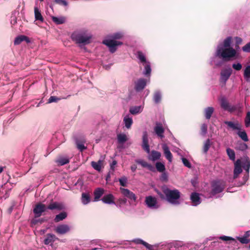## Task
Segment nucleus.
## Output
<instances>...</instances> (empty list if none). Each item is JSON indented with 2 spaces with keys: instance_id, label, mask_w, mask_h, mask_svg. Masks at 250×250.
Wrapping results in <instances>:
<instances>
[{
  "instance_id": "1",
  "label": "nucleus",
  "mask_w": 250,
  "mask_h": 250,
  "mask_svg": "<svg viewBox=\"0 0 250 250\" xmlns=\"http://www.w3.org/2000/svg\"><path fill=\"white\" fill-rule=\"evenodd\" d=\"M122 36L120 33H117L112 37L113 39L106 38L104 39L102 41V43L108 47L110 53H113L116 51L119 46L123 44L122 42L115 40V39H120Z\"/></svg>"
},
{
  "instance_id": "2",
  "label": "nucleus",
  "mask_w": 250,
  "mask_h": 250,
  "mask_svg": "<svg viewBox=\"0 0 250 250\" xmlns=\"http://www.w3.org/2000/svg\"><path fill=\"white\" fill-rule=\"evenodd\" d=\"M216 55L223 58L225 61H229L231 58H236V50L232 47L224 48L218 47L216 51Z\"/></svg>"
},
{
  "instance_id": "3",
  "label": "nucleus",
  "mask_w": 250,
  "mask_h": 250,
  "mask_svg": "<svg viewBox=\"0 0 250 250\" xmlns=\"http://www.w3.org/2000/svg\"><path fill=\"white\" fill-rule=\"evenodd\" d=\"M162 191L167 201L171 204L177 203V201L180 197V192L178 189L171 190L167 187H164L163 188Z\"/></svg>"
},
{
  "instance_id": "4",
  "label": "nucleus",
  "mask_w": 250,
  "mask_h": 250,
  "mask_svg": "<svg viewBox=\"0 0 250 250\" xmlns=\"http://www.w3.org/2000/svg\"><path fill=\"white\" fill-rule=\"evenodd\" d=\"M71 37L73 41L79 44H87L91 39V36H84L80 32H73Z\"/></svg>"
},
{
  "instance_id": "5",
  "label": "nucleus",
  "mask_w": 250,
  "mask_h": 250,
  "mask_svg": "<svg viewBox=\"0 0 250 250\" xmlns=\"http://www.w3.org/2000/svg\"><path fill=\"white\" fill-rule=\"evenodd\" d=\"M211 190L210 194L211 196L222 192L226 187L225 182L223 180L214 181L211 184Z\"/></svg>"
},
{
  "instance_id": "6",
  "label": "nucleus",
  "mask_w": 250,
  "mask_h": 250,
  "mask_svg": "<svg viewBox=\"0 0 250 250\" xmlns=\"http://www.w3.org/2000/svg\"><path fill=\"white\" fill-rule=\"evenodd\" d=\"M46 209V207L44 204L41 203L37 204L33 209L35 217L38 218L40 217L42 213L45 212Z\"/></svg>"
},
{
  "instance_id": "7",
  "label": "nucleus",
  "mask_w": 250,
  "mask_h": 250,
  "mask_svg": "<svg viewBox=\"0 0 250 250\" xmlns=\"http://www.w3.org/2000/svg\"><path fill=\"white\" fill-rule=\"evenodd\" d=\"M146 205L147 207L150 208H158L157 200L155 197L152 196H146L145 201Z\"/></svg>"
},
{
  "instance_id": "8",
  "label": "nucleus",
  "mask_w": 250,
  "mask_h": 250,
  "mask_svg": "<svg viewBox=\"0 0 250 250\" xmlns=\"http://www.w3.org/2000/svg\"><path fill=\"white\" fill-rule=\"evenodd\" d=\"M120 190L121 192V193L125 197L128 198L129 199L132 200L134 202L136 201L137 200V196L135 195V194L130 191V190L125 188H120Z\"/></svg>"
},
{
  "instance_id": "9",
  "label": "nucleus",
  "mask_w": 250,
  "mask_h": 250,
  "mask_svg": "<svg viewBox=\"0 0 250 250\" xmlns=\"http://www.w3.org/2000/svg\"><path fill=\"white\" fill-rule=\"evenodd\" d=\"M220 102L221 107L225 110L232 112L236 110V106H230L227 100L224 97L221 99Z\"/></svg>"
},
{
  "instance_id": "10",
  "label": "nucleus",
  "mask_w": 250,
  "mask_h": 250,
  "mask_svg": "<svg viewBox=\"0 0 250 250\" xmlns=\"http://www.w3.org/2000/svg\"><path fill=\"white\" fill-rule=\"evenodd\" d=\"M143 143L142 147L147 153L150 152L149 145L148 144V135L146 132H144L143 135Z\"/></svg>"
},
{
  "instance_id": "11",
  "label": "nucleus",
  "mask_w": 250,
  "mask_h": 250,
  "mask_svg": "<svg viewBox=\"0 0 250 250\" xmlns=\"http://www.w3.org/2000/svg\"><path fill=\"white\" fill-rule=\"evenodd\" d=\"M47 209L50 210H61L64 208V206L62 204L57 202L51 201V203L46 207Z\"/></svg>"
},
{
  "instance_id": "12",
  "label": "nucleus",
  "mask_w": 250,
  "mask_h": 250,
  "mask_svg": "<svg viewBox=\"0 0 250 250\" xmlns=\"http://www.w3.org/2000/svg\"><path fill=\"white\" fill-rule=\"evenodd\" d=\"M70 228L68 225L62 224L58 226L55 229V231L58 234H64L69 232Z\"/></svg>"
},
{
  "instance_id": "13",
  "label": "nucleus",
  "mask_w": 250,
  "mask_h": 250,
  "mask_svg": "<svg viewBox=\"0 0 250 250\" xmlns=\"http://www.w3.org/2000/svg\"><path fill=\"white\" fill-rule=\"evenodd\" d=\"M242 171L241 162L240 159H238L234 164V169L233 171L234 178H236Z\"/></svg>"
},
{
  "instance_id": "14",
  "label": "nucleus",
  "mask_w": 250,
  "mask_h": 250,
  "mask_svg": "<svg viewBox=\"0 0 250 250\" xmlns=\"http://www.w3.org/2000/svg\"><path fill=\"white\" fill-rule=\"evenodd\" d=\"M146 84V81L145 79H140L135 83V89L137 91L143 90Z\"/></svg>"
},
{
  "instance_id": "15",
  "label": "nucleus",
  "mask_w": 250,
  "mask_h": 250,
  "mask_svg": "<svg viewBox=\"0 0 250 250\" xmlns=\"http://www.w3.org/2000/svg\"><path fill=\"white\" fill-rule=\"evenodd\" d=\"M232 71V70L230 68L222 70L221 72V79L226 82L231 75Z\"/></svg>"
},
{
  "instance_id": "16",
  "label": "nucleus",
  "mask_w": 250,
  "mask_h": 250,
  "mask_svg": "<svg viewBox=\"0 0 250 250\" xmlns=\"http://www.w3.org/2000/svg\"><path fill=\"white\" fill-rule=\"evenodd\" d=\"M224 123L233 130H240L241 129V125L238 122L233 123L231 121H225Z\"/></svg>"
},
{
  "instance_id": "17",
  "label": "nucleus",
  "mask_w": 250,
  "mask_h": 250,
  "mask_svg": "<svg viewBox=\"0 0 250 250\" xmlns=\"http://www.w3.org/2000/svg\"><path fill=\"white\" fill-rule=\"evenodd\" d=\"M22 41H25L26 43L30 42V39L26 36L20 35L16 37L14 41V44H20Z\"/></svg>"
},
{
  "instance_id": "18",
  "label": "nucleus",
  "mask_w": 250,
  "mask_h": 250,
  "mask_svg": "<svg viewBox=\"0 0 250 250\" xmlns=\"http://www.w3.org/2000/svg\"><path fill=\"white\" fill-rule=\"evenodd\" d=\"M91 166L95 170L100 172L104 167L103 161L99 160L98 162L92 161Z\"/></svg>"
},
{
  "instance_id": "19",
  "label": "nucleus",
  "mask_w": 250,
  "mask_h": 250,
  "mask_svg": "<svg viewBox=\"0 0 250 250\" xmlns=\"http://www.w3.org/2000/svg\"><path fill=\"white\" fill-rule=\"evenodd\" d=\"M102 201L105 204H114V197L111 194L105 195L102 198Z\"/></svg>"
},
{
  "instance_id": "20",
  "label": "nucleus",
  "mask_w": 250,
  "mask_h": 250,
  "mask_svg": "<svg viewBox=\"0 0 250 250\" xmlns=\"http://www.w3.org/2000/svg\"><path fill=\"white\" fill-rule=\"evenodd\" d=\"M57 239L54 234L48 233L46 234V238L44 240V243L45 245H49L53 243Z\"/></svg>"
},
{
  "instance_id": "21",
  "label": "nucleus",
  "mask_w": 250,
  "mask_h": 250,
  "mask_svg": "<svg viewBox=\"0 0 250 250\" xmlns=\"http://www.w3.org/2000/svg\"><path fill=\"white\" fill-rule=\"evenodd\" d=\"M162 148L166 158L169 162H171L172 159V155L169 150V147L166 145H164Z\"/></svg>"
},
{
  "instance_id": "22",
  "label": "nucleus",
  "mask_w": 250,
  "mask_h": 250,
  "mask_svg": "<svg viewBox=\"0 0 250 250\" xmlns=\"http://www.w3.org/2000/svg\"><path fill=\"white\" fill-rule=\"evenodd\" d=\"M104 193V189L102 188H97L94 191V201H98Z\"/></svg>"
},
{
  "instance_id": "23",
  "label": "nucleus",
  "mask_w": 250,
  "mask_h": 250,
  "mask_svg": "<svg viewBox=\"0 0 250 250\" xmlns=\"http://www.w3.org/2000/svg\"><path fill=\"white\" fill-rule=\"evenodd\" d=\"M136 162L141 165L143 167L147 168L150 171H154V168L151 165L143 160H136Z\"/></svg>"
},
{
  "instance_id": "24",
  "label": "nucleus",
  "mask_w": 250,
  "mask_h": 250,
  "mask_svg": "<svg viewBox=\"0 0 250 250\" xmlns=\"http://www.w3.org/2000/svg\"><path fill=\"white\" fill-rule=\"evenodd\" d=\"M51 19L52 21L57 24H62L64 23L66 21V18L63 16H52Z\"/></svg>"
},
{
  "instance_id": "25",
  "label": "nucleus",
  "mask_w": 250,
  "mask_h": 250,
  "mask_svg": "<svg viewBox=\"0 0 250 250\" xmlns=\"http://www.w3.org/2000/svg\"><path fill=\"white\" fill-rule=\"evenodd\" d=\"M154 131L156 134L160 137H163L164 133V129L161 124L157 125L154 127Z\"/></svg>"
},
{
  "instance_id": "26",
  "label": "nucleus",
  "mask_w": 250,
  "mask_h": 250,
  "mask_svg": "<svg viewBox=\"0 0 250 250\" xmlns=\"http://www.w3.org/2000/svg\"><path fill=\"white\" fill-rule=\"evenodd\" d=\"M190 199L194 205H199L200 203V198L199 194L196 192L192 193L190 196Z\"/></svg>"
},
{
  "instance_id": "27",
  "label": "nucleus",
  "mask_w": 250,
  "mask_h": 250,
  "mask_svg": "<svg viewBox=\"0 0 250 250\" xmlns=\"http://www.w3.org/2000/svg\"><path fill=\"white\" fill-rule=\"evenodd\" d=\"M35 18L36 21H43V18L41 14V11L37 6L34 7Z\"/></svg>"
},
{
  "instance_id": "28",
  "label": "nucleus",
  "mask_w": 250,
  "mask_h": 250,
  "mask_svg": "<svg viewBox=\"0 0 250 250\" xmlns=\"http://www.w3.org/2000/svg\"><path fill=\"white\" fill-rule=\"evenodd\" d=\"M56 162L58 165L63 166L69 163V159L67 157H60Z\"/></svg>"
},
{
  "instance_id": "29",
  "label": "nucleus",
  "mask_w": 250,
  "mask_h": 250,
  "mask_svg": "<svg viewBox=\"0 0 250 250\" xmlns=\"http://www.w3.org/2000/svg\"><path fill=\"white\" fill-rule=\"evenodd\" d=\"M214 108L212 107H208L204 110L205 116L207 119L209 120L211 117L212 113L214 112Z\"/></svg>"
},
{
  "instance_id": "30",
  "label": "nucleus",
  "mask_w": 250,
  "mask_h": 250,
  "mask_svg": "<svg viewBox=\"0 0 250 250\" xmlns=\"http://www.w3.org/2000/svg\"><path fill=\"white\" fill-rule=\"evenodd\" d=\"M161 156V154L160 152L153 150L151 152V156L149 159L152 161H155L159 160Z\"/></svg>"
},
{
  "instance_id": "31",
  "label": "nucleus",
  "mask_w": 250,
  "mask_h": 250,
  "mask_svg": "<svg viewBox=\"0 0 250 250\" xmlns=\"http://www.w3.org/2000/svg\"><path fill=\"white\" fill-rule=\"evenodd\" d=\"M67 217V213L65 212H62L59 214L56 215L54 218L55 222H59L65 219Z\"/></svg>"
},
{
  "instance_id": "32",
  "label": "nucleus",
  "mask_w": 250,
  "mask_h": 250,
  "mask_svg": "<svg viewBox=\"0 0 250 250\" xmlns=\"http://www.w3.org/2000/svg\"><path fill=\"white\" fill-rule=\"evenodd\" d=\"M162 99V95L161 92L159 91H156L154 92L153 100L155 103L158 104L161 102Z\"/></svg>"
},
{
  "instance_id": "33",
  "label": "nucleus",
  "mask_w": 250,
  "mask_h": 250,
  "mask_svg": "<svg viewBox=\"0 0 250 250\" xmlns=\"http://www.w3.org/2000/svg\"><path fill=\"white\" fill-rule=\"evenodd\" d=\"M90 201V197L88 193H83L82 194V202L84 205H86Z\"/></svg>"
},
{
  "instance_id": "34",
  "label": "nucleus",
  "mask_w": 250,
  "mask_h": 250,
  "mask_svg": "<svg viewBox=\"0 0 250 250\" xmlns=\"http://www.w3.org/2000/svg\"><path fill=\"white\" fill-rule=\"evenodd\" d=\"M124 122L125 124V126L127 129H129L133 124V120L132 118L128 116H126L124 118Z\"/></svg>"
},
{
  "instance_id": "35",
  "label": "nucleus",
  "mask_w": 250,
  "mask_h": 250,
  "mask_svg": "<svg viewBox=\"0 0 250 250\" xmlns=\"http://www.w3.org/2000/svg\"><path fill=\"white\" fill-rule=\"evenodd\" d=\"M235 148L237 150L244 151L248 148V146L246 144L243 142H238L237 143Z\"/></svg>"
},
{
  "instance_id": "36",
  "label": "nucleus",
  "mask_w": 250,
  "mask_h": 250,
  "mask_svg": "<svg viewBox=\"0 0 250 250\" xmlns=\"http://www.w3.org/2000/svg\"><path fill=\"white\" fill-rule=\"evenodd\" d=\"M117 140L119 144H123L127 140V138L125 134H119L117 135Z\"/></svg>"
},
{
  "instance_id": "37",
  "label": "nucleus",
  "mask_w": 250,
  "mask_h": 250,
  "mask_svg": "<svg viewBox=\"0 0 250 250\" xmlns=\"http://www.w3.org/2000/svg\"><path fill=\"white\" fill-rule=\"evenodd\" d=\"M242 167L246 171L248 175L250 168V160L249 158H247L243 163Z\"/></svg>"
},
{
  "instance_id": "38",
  "label": "nucleus",
  "mask_w": 250,
  "mask_h": 250,
  "mask_svg": "<svg viewBox=\"0 0 250 250\" xmlns=\"http://www.w3.org/2000/svg\"><path fill=\"white\" fill-rule=\"evenodd\" d=\"M19 14L18 11L12 12L10 17V22L12 25H15L17 23V16Z\"/></svg>"
},
{
  "instance_id": "39",
  "label": "nucleus",
  "mask_w": 250,
  "mask_h": 250,
  "mask_svg": "<svg viewBox=\"0 0 250 250\" xmlns=\"http://www.w3.org/2000/svg\"><path fill=\"white\" fill-rule=\"evenodd\" d=\"M155 167L157 171L160 172H163L166 170L165 165L161 162H157L155 164Z\"/></svg>"
},
{
  "instance_id": "40",
  "label": "nucleus",
  "mask_w": 250,
  "mask_h": 250,
  "mask_svg": "<svg viewBox=\"0 0 250 250\" xmlns=\"http://www.w3.org/2000/svg\"><path fill=\"white\" fill-rule=\"evenodd\" d=\"M226 151L229 158L231 160L234 161L235 159V154L234 151L230 148H228Z\"/></svg>"
},
{
  "instance_id": "41",
  "label": "nucleus",
  "mask_w": 250,
  "mask_h": 250,
  "mask_svg": "<svg viewBox=\"0 0 250 250\" xmlns=\"http://www.w3.org/2000/svg\"><path fill=\"white\" fill-rule=\"evenodd\" d=\"M238 135L245 142H247L249 141V139L247 136V134L245 131H240L238 130L237 132Z\"/></svg>"
},
{
  "instance_id": "42",
  "label": "nucleus",
  "mask_w": 250,
  "mask_h": 250,
  "mask_svg": "<svg viewBox=\"0 0 250 250\" xmlns=\"http://www.w3.org/2000/svg\"><path fill=\"white\" fill-rule=\"evenodd\" d=\"M219 239L222 240L223 241H231L233 243V244H235L237 243V241L235 239L233 238L230 237V236H222L219 237Z\"/></svg>"
},
{
  "instance_id": "43",
  "label": "nucleus",
  "mask_w": 250,
  "mask_h": 250,
  "mask_svg": "<svg viewBox=\"0 0 250 250\" xmlns=\"http://www.w3.org/2000/svg\"><path fill=\"white\" fill-rule=\"evenodd\" d=\"M129 112L131 114L135 115L141 112V106H133L129 109Z\"/></svg>"
},
{
  "instance_id": "44",
  "label": "nucleus",
  "mask_w": 250,
  "mask_h": 250,
  "mask_svg": "<svg viewBox=\"0 0 250 250\" xmlns=\"http://www.w3.org/2000/svg\"><path fill=\"white\" fill-rule=\"evenodd\" d=\"M137 58L140 60L141 62L147 63L146 58L144 54L140 51L137 52Z\"/></svg>"
},
{
  "instance_id": "45",
  "label": "nucleus",
  "mask_w": 250,
  "mask_h": 250,
  "mask_svg": "<svg viewBox=\"0 0 250 250\" xmlns=\"http://www.w3.org/2000/svg\"><path fill=\"white\" fill-rule=\"evenodd\" d=\"M145 72L144 74L146 76L149 75L151 72V69L150 67V63L149 62H147L146 63L145 66Z\"/></svg>"
},
{
  "instance_id": "46",
  "label": "nucleus",
  "mask_w": 250,
  "mask_h": 250,
  "mask_svg": "<svg viewBox=\"0 0 250 250\" xmlns=\"http://www.w3.org/2000/svg\"><path fill=\"white\" fill-rule=\"evenodd\" d=\"M210 146V141L209 139H207L204 143L203 146V151L205 153H207Z\"/></svg>"
},
{
  "instance_id": "47",
  "label": "nucleus",
  "mask_w": 250,
  "mask_h": 250,
  "mask_svg": "<svg viewBox=\"0 0 250 250\" xmlns=\"http://www.w3.org/2000/svg\"><path fill=\"white\" fill-rule=\"evenodd\" d=\"M120 185L122 187H126L127 179L125 176H123L119 179Z\"/></svg>"
},
{
  "instance_id": "48",
  "label": "nucleus",
  "mask_w": 250,
  "mask_h": 250,
  "mask_svg": "<svg viewBox=\"0 0 250 250\" xmlns=\"http://www.w3.org/2000/svg\"><path fill=\"white\" fill-rule=\"evenodd\" d=\"M244 76L246 79H249L250 78V66L246 67L244 70Z\"/></svg>"
},
{
  "instance_id": "49",
  "label": "nucleus",
  "mask_w": 250,
  "mask_h": 250,
  "mask_svg": "<svg viewBox=\"0 0 250 250\" xmlns=\"http://www.w3.org/2000/svg\"><path fill=\"white\" fill-rule=\"evenodd\" d=\"M231 38L228 37L224 41V48L230 47Z\"/></svg>"
},
{
  "instance_id": "50",
  "label": "nucleus",
  "mask_w": 250,
  "mask_h": 250,
  "mask_svg": "<svg viewBox=\"0 0 250 250\" xmlns=\"http://www.w3.org/2000/svg\"><path fill=\"white\" fill-rule=\"evenodd\" d=\"M245 123L246 127L250 126V112L249 111L247 113L246 117L245 119Z\"/></svg>"
},
{
  "instance_id": "51",
  "label": "nucleus",
  "mask_w": 250,
  "mask_h": 250,
  "mask_svg": "<svg viewBox=\"0 0 250 250\" xmlns=\"http://www.w3.org/2000/svg\"><path fill=\"white\" fill-rule=\"evenodd\" d=\"M74 140H75L76 146L78 145L79 144H84L85 143V140L83 137H81V138H79L78 137H75Z\"/></svg>"
},
{
  "instance_id": "52",
  "label": "nucleus",
  "mask_w": 250,
  "mask_h": 250,
  "mask_svg": "<svg viewBox=\"0 0 250 250\" xmlns=\"http://www.w3.org/2000/svg\"><path fill=\"white\" fill-rule=\"evenodd\" d=\"M61 100V98L56 96H51L48 100L47 103H57Z\"/></svg>"
},
{
  "instance_id": "53",
  "label": "nucleus",
  "mask_w": 250,
  "mask_h": 250,
  "mask_svg": "<svg viewBox=\"0 0 250 250\" xmlns=\"http://www.w3.org/2000/svg\"><path fill=\"white\" fill-rule=\"evenodd\" d=\"M208 126L206 124H203L201 126V134L205 135L207 132Z\"/></svg>"
},
{
  "instance_id": "54",
  "label": "nucleus",
  "mask_w": 250,
  "mask_h": 250,
  "mask_svg": "<svg viewBox=\"0 0 250 250\" xmlns=\"http://www.w3.org/2000/svg\"><path fill=\"white\" fill-rule=\"evenodd\" d=\"M55 2L64 6H67L68 5V2L65 0H55Z\"/></svg>"
},
{
  "instance_id": "55",
  "label": "nucleus",
  "mask_w": 250,
  "mask_h": 250,
  "mask_svg": "<svg viewBox=\"0 0 250 250\" xmlns=\"http://www.w3.org/2000/svg\"><path fill=\"white\" fill-rule=\"evenodd\" d=\"M182 160L185 166L187 167L188 168H190L191 167V164L187 159L185 158H183L182 159Z\"/></svg>"
},
{
  "instance_id": "56",
  "label": "nucleus",
  "mask_w": 250,
  "mask_h": 250,
  "mask_svg": "<svg viewBox=\"0 0 250 250\" xmlns=\"http://www.w3.org/2000/svg\"><path fill=\"white\" fill-rule=\"evenodd\" d=\"M242 50L245 52L250 53V42L242 47Z\"/></svg>"
},
{
  "instance_id": "57",
  "label": "nucleus",
  "mask_w": 250,
  "mask_h": 250,
  "mask_svg": "<svg viewBox=\"0 0 250 250\" xmlns=\"http://www.w3.org/2000/svg\"><path fill=\"white\" fill-rule=\"evenodd\" d=\"M237 239L242 243V244H248L250 242V240L248 239H246L244 237H238Z\"/></svg>"
},
{
  "instance_id": "58",
  "label": "nucleus",
  "mask_w": 250,
  "mask_h": 250,
  "mask_svg": "<svg viewBox=\"0 0 250 250\" xmlns=\"http://www.w3.org/2000/svg\"><path fill=\"white\" fill-rule=\"evenodd\" d=\"M145 246L149 250H156L157 248L156 246L150 245L146 242V243Z\"/></svg>"
},
{
  "instance_id": "59",
  "label": "nucleus",
  "mask_w": 250,
  "mask_h": 250,
  "mask_svg": "<svg viewBox=\"0 0 250 250\" xmlns=\"http://www.w3.org/2000/svg\"><path fill=\"white\" fill-rule=\"evenodd\" d=\"M161 176L160 177V180L162 181H167L168 180V176L166 172L164 171L162 172Z\"/></svg>"
},
{
  "instance_id": "60",
  "label": "nucleus",
  "mask_w": 250,
  "mask_h": 250,
  "mask_svg": "<svg viewBox=\"0 0 250 250\" xmlns=\"http://www.w3.org/2000/svg\"><path fill=\"white\" fill-rule=\"evenodd\" d=\"M232 68L236 70L239 71L242 69V66L240 63H237L236 64L234 63L232 64Z\"/></svg>"
},
{
  "instance_id": "61",
  "label": "nucleus",
  "mask_w": 250,
  "mask_h": 250,
  "mask_svg": "<svg viewBox=\"0 0 250 250\" xmlns=\"http://www.w3.org/2000/svg\"><path fill=\"white\" fill-rule=\"evenodd\" d=\"M133 242L136 244H142L145 246L146 242L141 239H136L133 240Z\"/></svg>"
},
{
  "instance_id": "62",
  "label": "nucleus",
  "mask_w": 250,
  "mask_h": 250,
  "mask_svg": "<svg viewBox=\"0 0 250 250\" xmlns=\"http://www.w3.org/2000/svg\"><path fill=\"white\" fill-rule=\"evenodd\" d=\"M77 148L81 152L86 149V147L84 146V144H78L77 146Z\"/></svg>"
},
{
  "instance_id": "63",
  "label": "nucleus",
  "mask_w": 250,
  "mask_h": 250,
  "mask_svg": "<svg viewBox=\"0 0 250 250\" xmlns=\"http://www.w3.org/2000/svg\"><path fill=\"white\" fill-rule=\"evenodd\" d=\"M156 192L159 195V196H160V197L161 198V199H162V200L166 199V196L164 193H162L161 192L159 191V190H156Z\"/></svg>"
},
{
  "instance_id": "64",
  "label": "nucleus",
  "mask_w": 250,
  "mask_h": 250,
  "mask_svg": "<svg viewBox=\"0 0 250 250\" xmlns=\"http://www.w3.org/2000/svg\"><path fill=\"white\" fill-rule=\"evenodd\" d=\"M236 44L235 46V47L236 49H237L239 48V45L242 42V39L240 38L237 37L236 38Z\"/></svg>"
}]
</instances>
